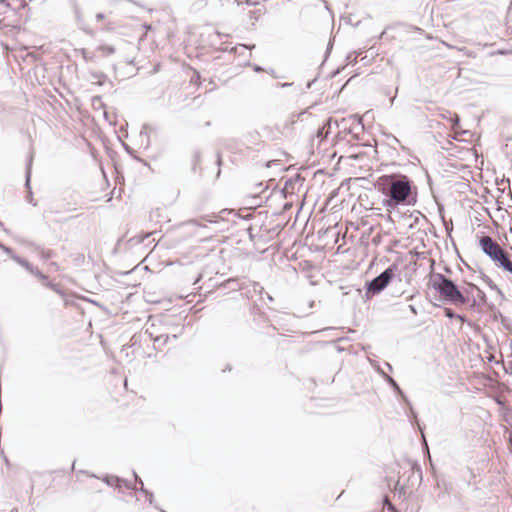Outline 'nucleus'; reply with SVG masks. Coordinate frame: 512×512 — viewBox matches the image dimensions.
Returning a JSON list of instances; mask_svg holds the SVG:
<instances>
[{
	"label": "nucleus",
	"mask_w": 512,
	"mask_h": 512,
	"mask_svg": "<svg viewBox=\"0 0 512 512\" xmlns=\"http://www.w3.org/2000/svg\"><path fill=\"white\" fill-rule=\"evenodd\" d=\"M377 187L388 197L386 206L390 207L406 203L411 194V181L407 176L384 175L378 179Z\"/></svg>",
	"instance_id": "f257e3e1"
},
{
	"label": "nucleus",
	"mask_w": 512,
	"mask_h": 512,
	"mask_svg": "<svg viewBox=\"0 0 512 512\" xmlns=\"http://www.w3.org/2000/svg\"><path fill=\"white\" fill-rule=\"evenodd\" d=\"M433 287L445 301L455 305H464L468 301L457 286L450 279L441 274L433 281Z\"/></svg>",
	"instance_id": "f03ea898"
},
{
	"label": "nucleus",
	"mask_w": 512,
	"mask_h": 512,
	"mask_svg": "<svg viewBox=\"0 0 512 512\" xmlns=\"http://www.w3.org/2000/svg\"><path fill=\"white\" fill-rule=\"evenodd\" d=\"M481 251L491 260L497 256L504 248L492 237L481 234L476 236Z\"/></svg>",
	"instance_id": "7ed1b4c3"
},
{
	"label": "nucleus",
	"mask_w": 512,
	"mask_h": 512,
	"mask_svg": "<svg viewBox=\"0 0 512 512\" xmlns=\"http://www.w3.org/2000/svg\"><path fill=\"white\" fill-rule=\"evenodd\" d=\"M394 276V271L392 268L386 269L384 272H382L378 277L373 279L369 285H368V292H372L373 294L379 293L384 288L387 287V285L390 283L391 279Z\"/></svg>",
	"instance_id": "20e7f679"
},
{
	"label": "nucleus",
	"mask_w": 512,
	"mask_h": 512,
	"mask_svg": "<svg viewBox=\"0 0 512 512\" xmlns=\"http://www.w3.org/2000/svg\"><path fill=\"white\" fill-rule=\"evenodd\" d=\"M497 267L512 275V260L509 253L504 249L497 256L491 259Z\"/></svg>",
	"instance_id": "39448f33"
},
{
	"label": "nucleus",
	"mask_w": 512,
	"mask_h": 512,
	"mask_svg": "<svg viewBox=\"0 0 512 512\" xmlns=\"http://www.w3.org/2000/svg\"><path fill=\"white\" fill-rule=\"evenodd\" d=\"M474 291L477 293L478 299H480L481 301L485 300V298H486L485 293L478 286H476L475 284L468 283L465 292L467 294H469V293H473Z\"/></svg>",
	"instance_id": "423d86ee"
},
{
	"label": "nucleus",
	"mask_w": 512,
	"mask_h": 512,
	"mask_svg": "<svg viewBox=\"0 0 512 512\" xmlns=\"http://www.w3.org/2000/svg\"><path fill=\"white\" fill-rule=\"evenodd\" d=\"M98 51L103 56H109V55L114 53L115 49L112 46H109V45H101V46L98 47Z\"/></svg>",
	"instance_id": "0eeeda50"
},
{
	"label": "nucleus",
	"mask_w": 512,
	"mask_h": 512,
	"mask_svg": "<svg viewBox=\"0 0 512 512\" xmlns=\"http://www.w3.org/2000/svg\"><path fill=\"white\" fill-rule=\"evenodd\" d=\"M449 120L452 122V128L453 130H456V126L458 125L459 123V117L457 114H452L451 117L449 118Z\"/></svg>",
	"instance_id": "6e6552de"
},
{
	"label": "nucleus",
	"mask_w": 512,
	"mask_h": 512,
	"mask_svg": "<svg viewBox=\"0 0 512 512\" xmlns=\"http://www.w3.org/2000/svg\"><path fill=\"white\" fill-rule=\"evenodd\" d=\"M486 283L489 285L491 289L499 291L497 285L490 278H487Z\"/></svg>",
	"instance_id": "1a4fd4ad"
},
{
	"label": "nucleus",
	"mask_w": 512,
	"mask_h": 512,
	"mask_svg": "<svg viewBox=\"0 0 512 512\" xmlns=\"http://www.w3.org/2000/svg\"><path fill=\"white\" fill-rule=\"evenodd\" d=\"M105 18H106V15H105L104 13H97V14H96V19H97L98 21H102V20H104Z\"/></svg>",
	"instance_id": "9d476101"
},
{
	"label": "nucleus",
	"mask_w": 512,
	"mask_h": 512,
	"mask_svg": "<svg viewBox=\"0 0 512 512\" xmlns=\"http://www.w3.org/2000/svg\"><path fill=\"white\" fill-rule=\"evenodd\" d=\"M386 503H387L388 508H389L390 510H394V506H393L390 502H388V500H387V499H386Z\"/></svg>",
	"instance_id": "9b49d317"
},
{
	"label": "nucleus",
	"mask_w": 512,
	"mask_h": 512,
	"mask_svg": "<svg viewBox=\"0 0 512 512\" xmlns=\"http://www.w3.org/2000/svg\"><path fill=\"white\" fill-rule=\"evenodd\" d=\"M446 314H447V316H449V317H451V316H452V314H451L450 310H447Z\"/></svg>",
	"instance_id": "f8f14e48"
},
{
	"label": "nucleus",
	"mask_w": 512,
	"mask_h": 512,
	"mask_svg": "<svg viewBox=\"0 0 512 512\" xmlns=\"http://www.w3.org/2000/svg\"><path fill=\"white\" fill-rule=\"evenodd\" d=\"M237 1H238L239 3H241V2H242V0H237Z\"/></svg>",
	"instance_id": "ddd939ff"
}]
</instances>
